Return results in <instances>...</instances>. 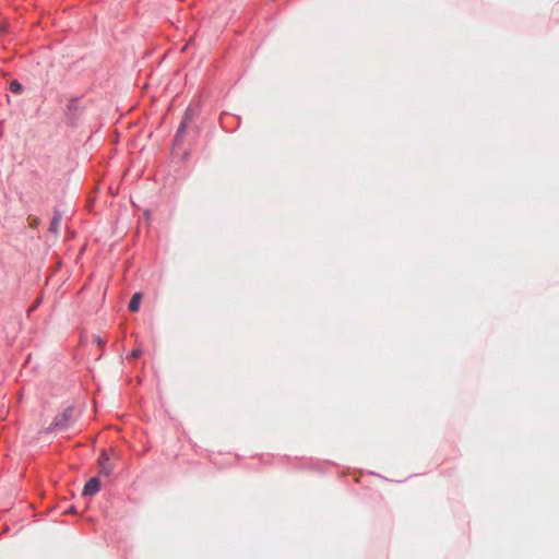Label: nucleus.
<instances>
[{
    "mask_svg": "<svg viewBox=\"0 0 559 559\" xmlns=\"http://www.w3.org/2000/svg\"><path fill=\"white\" fill-rule=\"evenodd\" d=\"M74 408L72 406H68L62 413L58 414L51 425L46 428V432L50 433L53 431H66L70 429L74 423Z\"/></svg>",
    "mask_w": 559,
    "mask_h": 559,
    "instance_id": "obj_1",
    "label": "nucleus"
},
{
    "mask_svg": "<svg viewBox=\"0 0 559 559\" xmlns=\"http://www.w3.org/2000/svg\"><path fill=\"white\" fill-rule=\"evenodd\" d=\"M109 455L106 451H103L99 459H98V465H99V473L104 476L111 475L114 467L109 463Z\"/></svg>",
    "mask_w": 559,
    "mask_h": 559,
    "instance_id": "obj_2",
    "label": "nucleus"
},
{
    "mask_svg": "<svg viewBox=\"0 0 559 559\" xmlns=\"http://www.w3.org/2000/svg\"><path fill=\"white\" fill-rule=\"evenodd\" d=\"M100 485L97 477H92L83 488L84 496H93L99 491Z\"/></svg>",
    "mask_w": 559,
    "mask_h": 559,
    "instance_id": "obj_3",
    "label": "nucleus"
},
{
    "mask_svg": "<svg viewBox=\"0 0 559 559\" xmlns=\"http://www.w3.org/2000/svg\"><path fill=\"white\" fill-rule=\"evenodd\" d=\"M141 298H142L141 293H135V294L132 296V298H131V300H130V302H129V310H130V311L135 312V311H138V310H139V308H140V304H141Z\"/></svg>",
    "mask_w": 559,
    "mask_h": 559,
    "instance_id": "obj_4",
    "label": "nucleus"
},
{
    "mask_svg": "<svg viewBox=\"0 0 559 559\" xmlns=\"http://www.w3.org/2000/svg\"><path fill=\"white\" fill-rule=\"evenodd\" d=\"M61 224V214L59 212H55L52 219L50 222L49 230L52 233H58Z\"/></svg>",
    "mask_w": 559,
    "mask_h": 559,
    "instance_id": "obj_5",
    "label": "nucleus"
},
{
    "mask_svg": "<svg viewBox=\"0 0 559 559\" xmlns=\"http://www.w3.org/2000/svg\"><path fill=\"white\" fill-rule=\"evenodd\" d=\"M27 223H28V226H29L31 228H36V227H38V226H39L40 221H39V218H38V217L33 216V215H29V216L27 217Z\"/></svg>",
    "mask_w": 559,
    "mask_h": 559,
    "instance_id": "obj_6",
    "label": "nucleus"
},
{
    "mask_svg": "<svg viewBox=\"0 0 559 559\" xmlns=\"http://www.w3.org/2000/svg\"><path fill=\"white\" fill-rule=\"evenodd\" d=\"M10 91L12 93H20L22 91V85L17 81H12L10 83Z\"/></svg>",
    "mask_w": 559,
    "mask_h": 559,
    "instance_id": "obj_7",
    "label": "nucleus"
},
{
    "mask_svg": "<svg viewBox=\"0 0 559 559\" xmlns=\"http://www.w3.org/2000/svg\"><path fill=\"white\" fill-rule=\"evenodd\" d=\"M141 355H142V349L135 348L131 352L130 357L135 359V358H139Z\"/></svg>",
    "mask_w": 559,
    "mask_h": 559,
    "instance_id": "obj_8",
    "label": "nucleus"
},
{
    "mask_svg": "<svg viewBox=\"0 0 559 559\" xmlns=\"http://www.w3.org/2000/svg\"><path fill=\"white\" fill-rule=\"evenodd\" d=\"M95 343H96L99 347H104V346H105V344H106V341H105L102 336L97 335V336H95Z\"/></svg>",
    "mask_w": 559,
    "mask_h": 559,
    "instance_id": "obj_9",
    "label": "nucleus"
},
{
    "mask_svg": "<svg viewBox=\"0 0 559 559\" xmlns=\"http://www.w3.org/2000/svg\"><path fill=\"white\" fill-rule=\"evenodd\" d=\"M183 130V124L180 126L178 133H180Z\"/></svg>",
    "mask_w": 559,
    "mask_h": 559,
    "instance_id": "obj_10",
    "label": "nucleus"
},
{
    "mask_svg": "<svg viewBox=\"0 0 559 559\" xmlns=\"http://www.w3.org/2000/svg\"><path fill=\"white\" fill-rule=\"evenodd\" d=\"M74 511H75V510H74V508H73V507H71V508H70V510H69V512H74Z\"/></svg>",
    "mask_w": 559,
    "mask_h": 559,
    "instance_id": "obj_11",
    "label": "nucleus"
}]
</instances>
